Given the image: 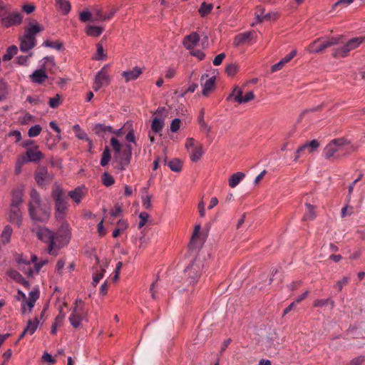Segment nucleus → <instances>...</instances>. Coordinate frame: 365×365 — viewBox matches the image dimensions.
<instances>
[{
  "label": "nucleus",
  "mask_w": 365,
  "mask_h": 365,
  "mask_svg": "<svg viewBox=\"0 0 365 365\" xmlns=\"http://www.w3.org/2000/svg\"><path fill=\"white\" fill-rule=\"evenodd\" d=\"M43 27L36 21L29 23L28 27L24 30V34L19 38V48L22 52H27L34 48L36 45V36L42 31Z\"/></svg>",
  "instance_id": "f257e3e1"
},
{
  "label": "nucleus",
  "mask_w": 365,
  "mask_h": 365,
  "mask_svg": "<svg viewBox=\"0 0 365 365\" xmlns=\"http://www.w3.org/2000/svg\"><path fill=\"white\" fill-rule=\"evenodd\" d=\"M351 148V145L345 139H334L324 148V155L326 159L334 160L345 155Z\"/></svg>",
  "instance_id": "f03ea898"
},
{
  "label": "nucleus",
  "mask_w": 365,
  "mask_h": 365,
  "mask_svg": "<svg viewBox=\"0 0 365 365\" xmlns=\"http://www.w3.org/2000/svg\"><path fill=\"white\" fill-rule=\"evenodd\" d=\"M16 262L19 269L28 277H33L34 274H37L41 267L47 262L46 260H41L38 262L36 255H32L31 259H27L21 256L16 259Z\"/></svg>",
  "instance_id": "7ed1b4c3"
},
{
  "label": "nucleus",
  "mask_w": 365,
  "mask_h": 365,
  "mask_svg": "<svg viewBox=\"0 0 365 365\" xmlns=\"http://www.w3.org/2000/svg\"><path fill=\"white\" fill-rule=\"evenodd\" d=\"M55 202V217L61 221L66 216L68 210V202L63 189L59 185H55L51 193Z\"/></svg>",
  "instance_id": "20e7f679"
},
{
  "label": "nucleus",
  "mask_w": 365,
  "mask_h": 365,
  "mask_svg": "<svg viewBox=\"0 0 365 365\" xmlns=\"http://www.w3.org/2000/svg\"><path fill=\"white\" fill-rule=\"evenodd\" d=\"M203 262L200 258H195L184 270L185 280L190 284L197 282L202 268Z\"/></svg>",
  "instance_id": "39448f33"
},
{
  "label": "nucleus",
  "mask_w": 365,
  "mask_h": 365,
  "mask_svg": "<svg viewBox=\"0 0 365 365\" xmlns=\"http://www.w3.org/2000/svg\"><path fill=\"white\" fill-rule=\"evenodd\" d=\"M342 36H337L331 37L327 40L318 38L313 41L307 48V51L312 53H319L324 51L326 48L337 45L342 42Z\"/></svg>",
  "instance_id": "423d86ee"
},
{
  "label": "nucleus",
  "mask_w": 365,
  "mask_h": 365,
  "mask_svg": "<svg viewBox=\"0 0 365 365\" xmlns=\"http://www.w3.org/2000/svg\"><path fill=\"white\" fill-rule=\"evenodd\" d=\"M33 232H35L37 237L48 244V252L50 255H56L54 249L57 247L55 241L54 233L46 227H38L33 229Z\"/></svg>",
  "instance_id": "0eeeda50"
},
{
  "label": "nucleus",
  "mask_w": 365,
  "mask_h": 365,
  "mask_svg": "<svg viewBox=\"0 0 365 365\" xmlns=\"http://www.w3.org/2000/svg\"><path fill=\"white\" fill-rule=\"evenodd\" d=\"M31 201L29 202V215L31 217V219L34 221L37 222H46L48 220V215L46 212H43V215L41 217H37L36 214L35 213V209L39 208L40 205L41 204V197L38 192L33 189L31 191Z\"/></svg>",
  "instance_id": "6e6552de"
},
{
  "label": "nucleus",
  "mask_w": 365,
  "mask_h": 365,
  "mask_svg": "<svg viewBox=\"0 0 365 365\" xmlns=\"http://www.w3.org/2000/svg\"><path fill=\"white\" fill-rule=\"evenodd\" d=\"M23 16L18 11H11L9 7L0 16V23L4 28L19 26L21 24Z\"/></svg>",
  "instance_id": "1a4fd4ad"
},
{
  "label": "nucleus",
  "mask_w": 365,
  "mask_h": 365,
  "mask_svg": "<svg viewBox=\"0 0 365 365\" xmlns=\"http://www.w3.org/2000/svg\"><path fill=\"white\" fill-rule=\"evenodd\" d=\"M255 98V94L253 91L247 92L243 96V91L242 88L239 87H235L232 92L227 98V101H232L239 104H243L248 103Z\"/></svg>",
  "instance_id": "9d476101"
},
{
  "label": "nucleus",
  "mask_w": 365,
  "mask_h": 365,
  "mask_svg": "<svg viewBox=\"0 0 365 365\" xmlns=\"http://www.w3.org/2000/svg\"><path fill=\"white\" fill-rule=\"evenodd\" d=\"M108 65H105L96 75L93 88L98 91L102 87L107 86L110 83V76L108 72Z\"/></svg>",
  "instance_id": "9b49d317"
},
{
  "label": "nucleus",
  "mask_w": 365,
  "mask_h": 365,
  "mask_svg": "<svg viewBox=\"0 0 365 365\" xmlns=\"http://www.w3.org/2000/svg\"><path fill=\"white\" fill-rule=\"evenodd\" d=\"M56 245L57 248L59 249L61 246L66 245L68 242L71 237L70 227L68 223H63L57 232L54 234Z\"/></svg>",
  "instance_id": "f8f14e48"
},
{
  "label": "nucleus",
  "mask_w": 365,
  "mask_h": 365,
  "mask_svg": "<svg viewBox=\"0 0 365 365\" xmlns=\"http://www.w3.org/2000/svg\"><path fill=\"white\" fill-rule=\"evenodd\" d=\"M96 264L93 267V281L92 284L93 287H96L100 280L103 278L104 275V272L106 271V268L108 266V262L106 261L105 262L100 263L99 259L97 257Z\"/></svg>",
  "instance_id": "ddd939ff"
},
{
  "label": "nucleus",
  "mask_w": 365,
  "mask_h": 365,
  "mask_svg": "<svg viewBox=\"0 0 365 365\" xmlns=\"http://www.w3.org/2000/svg\"><path fill=\"white\" fill-rule=\"evenodd\" d=\"M52 178L53 176L48 173L47 168L45 167L38 168L35 173L36 182L40 186L45 185L49 182Z\"/></svg>",
  "instance_id": "4468645a"
},
{
  "label": "nucleus",
  "mask_w": 365,
  "mask_h": 365,
  "mask_svg": "<svg viewBox=\"0 0 365 365\" xmlns=\"http://www.w3.org/2000/svg\"><path fill=\"white\" fill-rule=\"evenodd\" d=\"M39 297V291L38 290H32L29 292V299H24L21 306V312L22 314H25L26 312V306L29 307V312H31L33 307L35 305L36 300Z\"/></svg>",
  "instance_id": "2eb2a0df"
},
{
  "label": "nucleus",
  "mask_w": 365,
  "mask_h": 365,
  "mask_svg": "<svg viewBox=\"0 0 365 365\" xmlns=\"http://www.w3.org/2000/svg\"><path fill=\"white\" fill-rule=\"evenodd\" d=\"M82 307H74L69 317L71 326L76 329L80 327L83 319Z\"/></svg>",
  "instance_id": "dca6fc26"
},
{
  "label": "nucleus",
  "mask_w": 365,
  "mask_h": 365,
  "mask_svg": "<svg viewBox=\"0 0 365 365\" xmlns=\"http://www.w3.org/2000/svg\"><path fill=\"white\" fill-rule=\"evenodd\" d=\"M44 158V155L39 150L37 145L28 148L26 152L25 162H38Z\"/></svg>",
  "instance_id": "f3484780"
},
{
  "label": "nucleus",
  "mask_w": 365,
  "mask_h": 365,
  "mask_svg": "<svg viewBox=\"0 0 365 365\" xmlns=\"http://www.w3.org/2000/svg\"><path fill=\"white\" fill-rule=\"evenodd\" d=\"M126 150L121 154L119 164L117 165L118 170H123L130 163L132 156V147L130 144L125 145Z\"/></svg>",
  "instance_id": "a211bd4d"
},
{
  "label": "nucleus",
  "mask_w": 365,
  "mask_h": 365,
  "mask_svg": "<svg viewBox=\"0 0 365 365\" xmlns=\"http://www.w3.org/2000/svg\"><path fill=\"white\" fill-rule=\"evenodd\" d=\"M254 31H248L237 34L234 39L233 44L235 46H240L243 44L248 43L255 36Z\"/></svg>",
  "instance_id": "6ab92c4d"
},
{
  "label": "nucleus",
  "mask_w": 365,
  "mask_h": 365,
  "mask_svg": "<svg viewBox=\"0 0 365 365\" xmlns=\"http://www.w3.org/2000/svg\"><path fill=\"white\" fill-rule=\"evenodd\" d=\"M352 50L354 49L347 41L343 46L333 48L331 55L335 58H345Z\"/></svg>",
  "instance_id": "aec40b11"
},
{
  "label": "nucleus",
  "mask_w": 365,
  "mask_h": 365,
  "mask_svg": "<svg viewBox=\"0 0 365 365\" xmlns=\"http://www.w3.org/2000/svg\"><path fill=\"white\" fill-rule=\"evenodd\" d=\"M87 190L84 186H78L68 192V195L76 203L79 204L86 195Z\"/></svg>",
  "instance_id": "412c9836"
},
{
  "label": "nucleus",
  "mask_w": 365,
  "mask_h": 365,
  "mask_svg": "<svg viewBox=\"0 0 365 365\" xmlns=\"http://www.w3.org/2000/svg\"><path fill=\"white\" fill-rule=\"evenodd\" d=\"M29 78L31 82L41 84L48 78V76L45 70L41 67L40 69L34 71L30 76Z\"/></svg>",
  "instance_id": "4be33fe9"
},
{
  "label": "nucleus",
  "mask_w": 365,
  "mask_h": 365,
  "mask_svg": "<svg viewBox=\"0 0 365 365\" xmlns=\"http://www.w3.org/2000/svg\"><path fill=\"white\" fill-rule=\"evenodd\" d=\"M199 41V35L196 32H193L185 37L183 44L187 49L192 50L197 46Z\"/></svg>",
  "instance_id": "5701e85b"
},
{
  "label": "nucleus",
  "mask_w": 365,
  "mask_h": 365,
  "mask_svg": "<svg viewBox=\"0 0 365 365\" xmlns=\"http://www.w3.org/2000/svg\"><path fill=\"white\" fill-rule=\"evenodd\" d=\"M143 73L140 67L135 66L132 70L125 71L122 73V76L125 78L126 83L136 80Z\"/></svg>",
  "instance_id": "b1692460"
},
{
  "label": "nucleus",
  "mask_w": 365,
  "mask_h": 365,
  "mask_svg": "<svg viewBox=\"0 0 365 365\" xmlns=\"http://www.w3.org/2000/svg\"><path fill=\"white\" fill-rule=\"evenodd\" d=\"M9 219L11 223L16 224L18 226L21 224V212L19 207L11 206L9 213Z\"/></svg>",
  "instance_id": "393cba45"
},
{
  "label": "nucleus",
  "mask_w": 365,
  "mask_h": 365,
  "mask_svg": "<svg viewBox=\"0 0 365 365\" xmlns=\"http://www.w3.org/2000/svg\"><path fill=\"white\" fill-rule=\"evenodd\" d=\"M297 55V50L292 51L288 55L282 58L278 63L272 66V71L276 72L283 68V66L289 62Z\"/></svg>",
  "instance_id": "a878e982"
},
{
  "label": "nucleus",
  "mask_w": 365,
  "mask_h": 365,
  "mask_svg": "<svg viewBox=\"0 0 365 365\" xmlns=\"http://www.w3.org/2000/svg\"><path fill=\"white\" fill-rule=\"evenodd\" d=\"M305 207H306V210L304 214L303 220H304V221L313 220L317 216L316 207L309 203H306Z\"/></svg>",
  "instance_id": "bb28decb"
},
{
  "label": "nucleus",
  "mask_w": 365,
  "mask_h": 365,
  "mask_svg": "<svg viewBox=\"0 0 365 365\" xmlns=\"http://www.w3.org/2000/svg\"><path fill=\"white\" fill-rule=\"evenodd\" d=\"M189 153L190 158L192 162H197L204 153L203 148L201 144H197L194 149Z\"/></svg>",
  "instance_id": "cd10ccee"
},
{
  "label": "nucleus",
  "mask_w": 365,
  "mask_h": 365,
  "mask_svg": "<svg viewBox=\"0 0 365 365\" xmlns=\"http://www.w3.org/2000/svg\"><path fill=\"white\" fill-rule=\"evenodd\" d=\"M245 177V173L242 172H237L234 173L229 178V185L230 187L234 188Z\"/></svg>",
  "instance_id": "c85d7f7f"
},
{
  "label": "nucleus",
  "mask_w": 365,
  "mask_h": 365,
  "mask_svg": "<svg viewBox=\"0 0 365 365\" xmlns=\"http://www.w3.org/2000/svg\"><path fill=\"white\" fill-rule=\"evenodd\" d=\"M110 145L112 146V148L116 155L115 156V160L118 161V164H119L120 159L121 157V154H120L121 144L120 143V142L118 140L117 138H115V137H112L110 138Z\"/></svg>",
  "instance_id": "c756f323"
},
{
  "label": "nucleus",
  "mask_w": 365,
  "mask_h": 365,
  "mask_svg": "<svg viewBox=\"0 0 365 365\" xmlns=\"http://www.w3.org/2000/svg\"><path fill=\"white\" fill-rule=\"evenodd\" d=\"M58 9L64 15L69 13L71 4L68 0H55Z\"/></svg>",
  "instance_id": "7c9ffc66"
},
{
  "label": "nucleus",
  "mask_w": 365,
  "mask_h": 365,
  "mask_svg": "<svg viewBox=\"0 0 365 365\" xmlns=\"http://www.w3.org/2000/svg\"><path fill=\"white\" fill-rule=\"evenodd\" d=\"M215 77H211L206 80L202 85V95L207 96L213 90L215 87Z\"/></svg>",
  "instance_id": "2f4dec72"
},
{
  "label": "nucleus",
  "mask_w": 365,
  "mask_h": 365,
  "mask_svg": "<svg viewBox=\"0 0 365 365\" xmlns=\"http://www.w3.org/2000/svg\"><path fill=\"white\" fill-rule=\"evenodd\" d=\"M41 67L44 70L53 71L56 68V63L53 56H46L42 60Z\"/></svg>",
  "instance_id": "473e14b6"
},
{
  "label": "nucleus",
  "mask_w": 365,
  "mask_h": 365,
  "mask_svg": "<svg viewBox=\"0 0 365 365\" xmlns=\"http://www.w3.org/2000/svg\"><path fill=\"white\" fill-rule=\"evenodd\" d=\"M39 321L37 317H35L32 320H29L26 327L24 328L25 332H27L29 334L32 335L37 329Z\"/></svg>",
  "instance_id": "72a5a7b5"
},
{
  "label": "nucleus",
  "mask_w": 365,
  "mask_h": 365,
  "mask_svg": "<svg viewBox=\"0 0 365 365\" xmlns=\"http://www.w3.org/2000/svg\"><path fill=\"white\" fill-rule=\"evenodd\" d=\"M22 192L20 190H14L12 192L11 204L12 207H19L22 203Z\"/></svg>",
  "instance_id": "f704fd0d"
},
{
  "label": "nucleus",
  "mask_w": 365,
  "mask_h": 365,
  "mask_svg": "<svg viewBox=\"0 0 365 365\" xmlns=\"http://www.w3.org/2000/svg\"><path fill=\"white\" fill-rule=\"evenodd\" d=\"M103 31V28L98 26H88L86 29V34L90 36H99Z\"/></svg>",
  "instance_id": "c9c22d12"
},
{
  "label": "nucleus",
  "mask_w": 365,
  "mask_h": 365,
  "mask_svg": "<svg viewBox=\"0 0 365 365\" xmlns=\"http://www.w3.org/2000/svg\"><path fill=\"white\" fill-rule=\"evenodd\" d=\"M163 125V120L158 118H155L152 121L151 129L154 133H157L162 130Z\"/></svg>",
  "instance_id": "e433bc0d"
},
{
  "label": "nucleus",
  "mask_w": 365,
  "mask_h": 365,
  "mask_svg": "<svg viewBox=\"0 0 365 365\" xmlns=\"http://www.w3.org/2000/svg\"><path fill=\"white\" fill-rule=\"evenodd\" d=\"M18 51L17 47L16 46H9L3 56L2 59L4 61H10L15 55H16Z\"/></svg>",
  "instance_id": "4c0bfd02"
},
{
  "label": "nucleus",
  "mask_w": 365,
  "mask_h": 365,
  "mask_svg": "<svg viewBox=\"0 0 365 365\" xmlns=\"http://www.w3.org/2000/svg\"><path fill=\"white\" fill-rule=\"evenodd\" d=\"M106 54L104 53V48L102 43H98L96 44V53L93 59L96 61H103L106 59Z\"/></svg>",
  "instance_id": "58836bf2"
},
{
  "label": "nucleus",
  "mask_w": 365,
  "mask_h": 365,
  "mask_svg": "<svg viewBox=\"0 0 365 365\" xmlns=\"http://www.w3.org/2000/svg\"><path fill=\"white\" fill-rule=\"evenodd\" d=\"M94 130L98 135H102L106 132L112 133L113 128L110 125L98 123L95 125Z\"/></svg>",
  "instance_id": "ea45409f"
},
{
  "label": "nucleus",
  "mask_w": 365,
  "mask_h": 365,
  "mask_svg": "<svg viewBox=\"0 0 365 365\" xmlns=\"http://www.w3.org/2000/svg\"><path fill=\"white\" fill-rule=\"evenodd\" d=\"M182 162L179 159H173L168 163V166L172 171L178 173L182 169Z\"/></svg>",
  "instance_id": "a19ab883"
},
{
  "label": "nucleus",
  "mask_w": 365,
  "mask_h": 365,
  "mask_svg": "<svg viewBox=\"0 0 365 365\" xmlns=\"http://www.w3.org/2000/svg\"><path fill=\"white\" fill-rule=\"evenodd\" d=\"M11 233V227L9 225L6 226L1 233V239L4 244L8 243L9 242Z\"/></svg>",
  "instance_id": "79ce46f5"
},
{
  "label": "nucleus",
  "mask_w": 365,
  "mask_h": 365,
  "mask_svg": "<svg viewBox=\"0 0 365 365\" xmlns=\"http://www.w3.org/2000/svg\"><path fill=\"white\" fill-rule=\"evenodd\" d=\"M110 160V153L108 147H106L101 160V165L105 167L107 165Z\"/></svg>",
  "instance_id": "37998d69"
},
{
  "label": "nucleus",
  "mask_w": 365,
  "mask_h": 365,
  "mask_svg": "<svg viewBox=\"0 0 365 365\" xmlns=\"http://www.w3.org/2000/svg\"><path fill=\"white\" fill-rule=\"evenodd\" d=\"M212 4L203 2L199 9V13L202 16H204L208 14L212 11Z\"/></svg>",
  "instance_id": "c03bdc74"
},
{
  "label": "nucleus",
  "mask_w": 365,
  "mask_h": 365,
  "mask_svg": "<svg viewBox=\"0 0 365 365\" xmlns=\"http://www.w3.org/2000/svg\"><path fill=\"white\" fill-rule=\"evenodd\" d=\"M328 304H331V308H333L334 306V302L330 299H317L314 302L313 305L315 307H322L326 306Z\"/></svg>",
  "instance_id": "a18cd8bd"
},
{
  "label": "nucleus",
  "mask_w": 365,
  "mask_h": 365,
  "mask_svg": "<svg viewBox=\"0 0 365 365\" xmlns=\"http://www.w3.org/2000/svg\"><path fill=\"white\" fill-rule=\"evenodd\" d=\"M365 40L364 37H356L348 41L353 49L358 48Z\"/></svg>",
  "instance_id": "49530a36"
},
{
  "label": "nucleus",
  "mask_w": 365,
  "mask_h": 365,
  "mask_svg": "<svg viewBox=\"0 0 365 365\" xmlns=\"http://www.w3.org/2000/svg\"><path fill=\"white\" fill-rule=\"evenodd\" d=\"M43 46L45 47L53 48H55L57 50H61L63 47V44L61 42H60V41L53 42V41H51L48 40L45 41L43 43Z\"/></svg>",
  "instance_id": "de8ad7c7"
},
{
  "label": "nucleus",
  "mask_w": 365,
  "mask_h": 365,
  "mask_svg": "<svg viewBox=\"0 0 365 365\" xmlns=\"http://www.w3.org/2000/svg\"><path fill=\"white\" fill-rule=\"evenodd\" d=\"M42 128L39 125L31 126L28 131V135L30 138L38 136L41 131Z\"/></svg>",
  "instance_id": "09e8293b"
},
{
  "label": "nucleus",
  "mask_w": 365,
  "mask_h": 365,
  "mask_svg": "<svg viewBox=\"0 0 365 365\" xmlns=\"http://www.w3.org/2000/svg\"><path fill=\"white\" fill-rule=\"evenodd\" d=\"M8 275L15 282L20 283L23 280L22 275L16 270L11 269L8 272Z\"/></svg>",
  "instance_id": "8fccbe9b"
},
{
  "label": "nucleus",
  "mask_w": 365,
  "mask_h": 365,
  "mask_svg": "<svg viewBox=\"0 0 365 365\" xmlns=\"http://www.w3.org/2000/svg\"><path fill=\"white\" fill-rule=\"evenodd\" d=\"M61 103V96L56 94L54 97L51 98L48 101V106L51 108H56Z\"/></svg>",
  "instance_id": "3c124183"
},
{
  "label": "nucleus",
  "mask_w": 365,
  "mask_h": 365,
  "mask_svg": "<svg viewBox=\"0 0 365 365\" xmlns=\"http://www.w3.org/2000/svg\"><path fill=\"white\" fill-rule=\"evenodd\" d=\"M238 69L239 68L237 64L231 63L226 67L225 72L228 76H233L237 73Z\"/></svg>",
  "instance_id": "603ef678"
},
{
  "label": "nucleus",
  "mask_w": 365,
  "mask_h": 365,
  "mask_svg": "<svg viewBox=\"0 0 365 365\" xmlns=\"http://www.w3.org/2000/svg\"><path fill=\"white\" fill-rule=\"evenodd\" d=\"M102 181L106 186H110L114 183V180L113 177L108 173H103V175H102Z\"/></svg>",
  "instance_id": "864d4df0"
},
{
  "label": "nucleus",
  "mask_w": 365,
  "mask_h": 365,
  "mask_svg": "<svg viewBox=\"0 0 365 365\" xmlns=\"http://www.w3.org/2000/svg\"><path fill=\"white\" fill-rule=\"evenodd\" d=\"M151 197H152L150 195H146L142 197V205L146 210L150 209L152 207Z\"/></svg>",
  "instance_id": "5fc2aeb1"
},
{
  "label": "nucleus",
  "mask_w": 365,
  "mask_h": 365,
  "mask_svg": "<svg viewBox=\"0 0 365 365\" xmlns=\"http://www.w3.org/2000/svg\"><path fill=\"white\" fill-rule=\"evenodd\" d=\"M140 222L138 223V228H142L147 222L149 215L145 212H143L139 215Z\"/></svg>",
  "instance_id": "6e6d98bb"
},
{
  "label": "nucleus",
  "mask_w": 365,
  "mask_h": 365,
  "mask_svg": "<svg viewBox=\"0 0 365 365\" xmlns=\"http://www.w3.org/2000/svg\"><path fill=\"white\" fill-rule=\"evenodd\" d=\"M180 128V120L179 118H175L173 120L170 124V130L173 133L177 132Z\"/></svg>",
  "instance_id": "4d7b16f0"
},
{
  "label": "nucleus",
  "mask_w": 365,
  "mask_h": 365,
  "mask_svg": "<svg viewBox=\"0 0 365 365\" xmlns=\"http://www.w3.org/2000/svg\"><path fill=\"white\" fill-rule=\"evenodd\" d=\"M197 144L196 143L194 138H189L186 140L185 148H186L187 152H190L191 150L194 149L195 147L197 146Z\"/></svg>",
  "instance_id": "13d9d810"
},
{
  "label": "nucleus",
  "mask_w": 365,
  "mask_h": 365,
  "mask_svg": "<svg viewBox=\"0 0 365 365\" xmlns=\"http://www.w3.org/2000/svg\"><path fill=\"white\" fill-rule=\"evenodd\" d=\"M349 282V278L347 277H344L341 280L338 281L335 284V288L338 290V292L341 291L344 286L346 285Z\"/></svg>",
  "instance_id": "bf43d9fd"
},
{
  "label": "nucleus",
  "mask_w": 365,
  "mask_h": 365,
  "mask_svg": "<svg viewBox=\"0 0 365 365\" xmlns=\"http://www.w3.org/2000/svg\"><path fill=\"white\" fill-rule=\"evenodd\" d=\"M362 178V174H360L359 176L356 179L354 180L351 184L349 186V194H348V196H347V201L349 202L350 201V197H351V193L353 192V190H354V185H356V183L357 182H359Z\"/></svg>",
  "instance_id": "052dcab7"
},
{
  "label": "nucleus",
  "mask_w": 365,
  "mask_h": 365,
  "mask_svg": "<svg viewBox=\"0 0 365 365\" xmlns=\"http://www.w3.org/2000/svg\"><path fill=\"white\" fill-rule=\"evenodd\" d=\"M34 212L36 214L37 217H41L43 215V212H46V214L48 215V219L50 217V211L48 210V209L43 207L41 204L40 205L39 208L38 207L35 209Z\"/></svg>",
  "instance_id": "680f3d73"
},
{
  "label": "nucleus",
  "mask_w": 365,
  "mask_h": 365,
  "mask_svg": "<svg viewBox=\"0 0 365 365\" xmlns=\"http://www.w3.org/2000/svg\"><path fill=\"white\" fill-rule=\"evenodd\" d=\"M190 54L195 57H196L199 60L204 59L205 54L203 51L200 50L193 51V49L190 51Z\"/></svg>",
  "instance_id": "e2e57ef3"
},
{
  "label": "nucleus",
  "mask_w": 365,
  "mask_h": 365,
  "mask_svg": "<svg viewBox=\"0 0 365 365\" xmlns=\"http://www.w3.org/2000/svg\"><path fill=\"white\" fill-rule=\"evenodd\" d=\"M91 17V14L90 11H84L80 14V20L83 22H86L89 21Z\"/></svg>",
  "instance_id": "0e129e2a"
},
{
  "label": "nucleus",
  "mask_w": 365,
  "mask_h": 365,
  "mask_svg": "<svg viewBox=\"0 0 365 365\" xmlns=\"http://www.w3.org/2000/svg\"><path fill=\"white\" fill-rule=\"evenodd\" d=\"M225 58V53H222L218 54L217 56H216L215 57L214 61H213V64L215 66H220L222 63V62Z\"/></svg>",
  "instance_id": "69168bd1"
},
{
  "label": "nucleus",
  "mask_w": 365,
  "mask_h": 365,
  "mask_svg": "<svg viewBox=\"0 0 365 365\" xmlns=\"http://www.w3.org/2000/svg\"><path fill=\"white\" fill-rule=\"evenodd\" d=\"M278 16L277 12H269L265 14V21H275Z\"/></svg>",
  "instance_id": "338daca9"
},
{
  "label": "nucleus",
  "mask_w": 365,
  "mask_h": 365,
  "mask_svg": "<svg viewBox=\"0 0 365 365\" xmlns=\"http://www.w3.org/2000/svg\"><path fill=\"white\" fill-rule=\"evenodd\" d=\"M364 361V356H359L351 361L349 365H361Z\"/></svg>",
  "instance_id": "774afa93"
}]
</instances>
